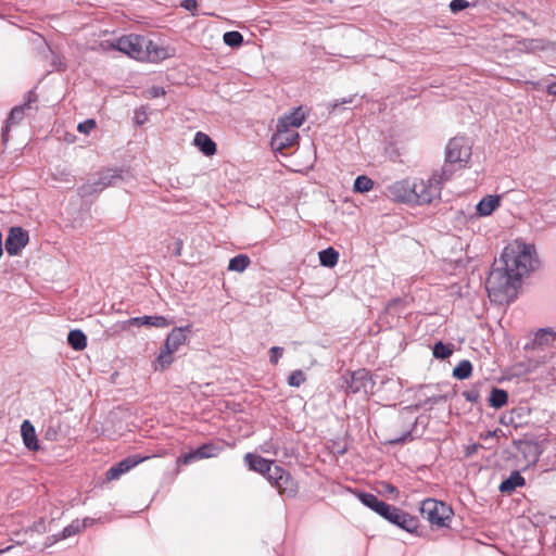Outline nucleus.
<instances>
[{
  "label": "nucleus",
  "instance_id": "nucleus-24",
  "mask_svg": "<svg viewBox=\"0 0 556 556\" xmlns=\"http://www.w3.org/2000/svg\"><path fill=\"white\" fill-rule=\"evenodd\" d=\"M280 494L292 497L298 492V484L289 472L282 476L281 480L274 485Z\"/></svg>",
  "mask_w": 556,
  "mask_h": 556
},
{
  "label": "nucleus",
  "instance_id": "nucleus-50",
  "mask_svg": "<svg viewBox=\"0 0 556 556\" xmlns=\"http://www.w3.org/2000/svg\"><path fill=\"white\" fill-rule=\"evenodd\" d=\"M181 248H182V241H181V240H178V241L176 242V249H175V253H176V255H180V253H181Z\"/></svg>",
  "mask_w": 556,
  "mask_h": 556
},
{
  "label": "nucleus",
  "instance_id": "nucleus-18",
  "mask_svg": "<svg viewBox=\"0 0 556 556\" xmlns=\"http://www.w3.org/2000/svg\"><path fill=\"white\" fill-rule=\"evenodd\" d=\"M359 501L370 509H372L375 513H377L379 516L386 515V513L389 509V504L380 501L376 495L370 493H359L358 494Z\"/></svg>",
  "mask_w": 556,
  "mask_h": 556
},
{
  "label": "nucleus",
  "instance_id": "nucleus-43",
  "mask_svg": "<svg viewBox=\"0 0 556 556\" xmlns=\"http://www.w3.org/2000/svg\"><path fill=\"white\" fill-rule=\"evenodd\" d=\"M181 8L192 13V15H195V11L198 8L197 0H182L180 3Z\"/></svg>",
  "mask_w": 556,
  "mask_h": 556
},
{
  "label": "nucleus",
  "instance_id": "nucleus-17",
  "mask_svg": "<svg viewBox=\"0 0 556 556\" xmlns=\"http://www.w3.org/2000/svg\"><path fill=\"white\" fill-rule=\"evenodd\" d=\"M142 50L144 52V60L160 61L167 56V52L164 48L146 37H143Z\"/></svg>",
  "mask_w": 556,
  "mask_h": 556
},
{
  "label": "nucleus",
  "instance_id": "nucleus-2",
  "mask_svg": "<svg viewBox=\"0 0 556 556\" xmlns=\"http://www.w3.org/2000/svg\"><path fill=\"white\" fill-rule=\"evenodd\" d=\"M498 262L520 279L534 270L539 263L534 245L519 240L504 248Z\"/></svg>",
  "mask_w": 556,
  "mask_h": 556
},
{
  "label": "nucleus",
  "instance_id": "nucleus-31",
  "mask_svg": "<svg viewBox=\"0 0 556 556\" xmlns=\"http://www.w3.org/2000/svg\"><path fill=\"white\" fill-rule=\"evenodd\" d=\"M251 261L248 255L239 254L229 261L228 269L231 271L242 273L250 265Z\"/></svg>",
  "mask_w": 556,
  "mask_h": 556
},
{
  "label": "nucleus",
  "instance_id": "nucleus-6",
  "mask_svg": "<svg viewBox=\"0 0 556 556\" xmlns=\"http://www.w3.org/2000/svg\"><path fill=\"white\" fill-rule=\"evenodd\" d=\"M471 156V146L466 138L455 137L451 139L446 147L445 164L454 172L453 165L464 167Z\"/></svg>",
  "mask_w": 556,
  "mask_h": 556
},
{
  "label": "nucleus",
  "instance_id": "nucleus-52",
  "mask_svg": "<svg viewBox=\"0 0 556 556\" xmlns=\"http://www.w3.org/2000/svg\"><path fill=\"white\" fill-rule=\"evenodd\" d=\"M403 441H404V438H399V439L392 440L391 443H400Z\"/></svg>",
  "mask_w": 556,
  "mask_h": 556
},
{
  "label": "nucleus",
  "instance_id": "nucleus-19",
  "mask_svg": "<svg viewBox=\"0 0 556 556\" xmlns=\"http://www.w3.org/2000/svg\"><path fill=\"white\" fill-rule=\"evenodd\" d=\"M244 460L251 470H254L262 475H266L270 466L274 464L273 462L261 456H256L252 453H247L244 456Z\"/></svg>",
  "mask_w": 556,
  "mask_h": 556
},
{
  "label": "nucleus",
  "instance_id": "nucleus-46",
  "mask_svg": "<svg viewBox=\"0 0 556 556\" xmlns=\"http://www.w3.org/2000/svg\"><path fill=\"white\" fill-rule=\"evenodd\" d=\"M147 121L146 112L144 111H136L135 112V122L138 125H143Z\"/></svg>",
  "mask_w": 556,
  "mask_h": 556
},
{
  "label": "nucleus",
  "instance_id": "nucleus-44",
  "mask_svg": "<svg viewBox=\"0 0 556 556\" xmlns=\"http://www.w3.org/2000/svg\"><path fill=\"white\" fill-rule=\"evenodd\" d=\"M463 395L465 396V399L469 402H477L479 400V391L477 389H471V390H468V391H465L463 393Z\"/></svg>",
  "mask_w": 556,
  "mask_h": 556
},
{
  "label": "nucleus",
  "instance_id": "nucleus-5",
  "mask_svg": "<svg viewBox=\"0 0 556 556\" xmlns=\"http://www.w3.org/2000/svg\"><path fill=\"white\" fill-rule=\"evenodd\" d=\"M420 514L432 527L442 528L447 526L446 521L451 519L453 511L443 502L426 498L421 503Z\"/></svg>",
  "mask_w": 556,
  "mask_h": 556
},
{
  "label": "nucleus",
  "instance_id": "nucleus-34",
  "mask_svg": "<svg viewBox=\"0 0 556 556\" xmlns=\"http://www.w3.org/2000/svg\"><path fill=\"white\" fill-rule=\"evenodd\" d=\"M374 181L369 177L362 175L356 177L353 189L355 192L364 193L371 190Z\"/></svg>",
  "mask_w": 556,
  "mask_h": 556
},
{
  "label": "nucleus",
  "instance_id": "nucleus-35",
  "mask_svg": "<svg viewBox=\"0 0 556 556\" xmlns=\"http://www.w3.org/2000/svg\"><path fill=\"white\" fill-rule=\"evenodd\" d=\"M224 42L231 47H240L243 42V36L239 31H227L224 34Z\"/></svg>",
  "mask_w": 556,
  "mask_h": 556
},
{
  "label": "nucleus",
  "instance_id": "nucleus-54",
  "mask_svg": "<svg viewBox=\"0 0 556 556\" xmlns=\"http://www.w3.org/2000/svg\"><path fill=\"white\" fill-rule=\"evenodd\" d=\"M494 434H495V432H488L486 438L493 437Z\"/></svg>",
  "mask_w": 556,
  "mask_h": 556
},
{
  "label": "nucleus",
  "instance_id": "nucleus-7",
  "mask_svg": "<svg viewBox=\"0 0 556 556\" xmlns=\"http://www.w3.org/2000/svg\"><path fill=\"white\" fill-rule=\"evenodd\" d=\"M187 337L184 328L173 329L164 343L159 356L157 363L162 368L168 367L173 363V354L186 343Z\"/></svg>",
  "mask_w": 556,
  "mask_h": 556
},
{
  "label": "nucleus",
  "instance_id": "nucleus-20",
  "mask_svg": "<svg viewBox=\"0 0 556 556\" xmlns=\"http://www.w3.org/2000/svg\"><path fill=\"white\" fill-rule=\"evenodd\" d=\"M21 433L27 448L31 451H37L39 448L35 428L29 420L23 421L21 426Z\"/></svg>",
  "mask_w": 556,
  "mask_h": 556
},
{
  "label": "nucleus",
  "instance_id": "nucleus-32",
  "mask_svg": "<svg viewBox=\"0 0 556 556\" xmlns=\"http://www.w3.org/2000/svg\"><path fill=\"white\" fill-rule=\"evenodd\" d=\"M472 371V365L469 361L464 359L458 363V365L454 368L453 375L457 379H467L470 377Z\"/></svg>",
  "mask_w": 556,
  "mask_h": 556
},
{
  "label": "nucleus",
  "instance_id": "nucleus-3",
  "mask_svg": "<svg viewBox=\"0 0 556 556\" xmlns=\"http://www.w3.org/2000/svg\"><path fill=\"white\" fill-rule=\"evenodd\" d=\"M453 176L450 165H443L440 172L434 173L428 179H417L413 182L414 202L429 204L441 195L444 181Z\"/></svg>",
  "mask_w": 556,
  "mask_h": 556
},
{
  "label": "nucleus",
  "instance_id": "nucleus-26",
  "mask_svg": "<svg viewBox=\"0 0 556 556\" xmlns=\"http://www.w3.org/2000/svg\"><path fill=\"white\" fill-rule=\"evenodd\" d=\"M92 523V519L85 518L84 520H74L67 527H65L61 533V539H66L72 535H75L86 529L89 525Z\"/></svg>",
  "mask_w": 556,
  "mask_h": 556
},
{
  "label": "nucleus",
  "instance_id": "nucleus-10",
  "mask_svg": "<svg viewBox=\"0 0 556 556\" xmlns=\"http://www.w3.org/2000/svg\"><path fill=\"white\" fill-rule=\"evenodd\" d=\"M28 240L29 237L26 230L21 227H12L4 243L7 253L12 256L18 255L28 243Z\"/></svg>",
  "mask_w": 556,
  "mask_h": 556
},
{
  "label": "nucleus",
  "instance_id": "nucleus-25",
  "mask_svg": "<svg viewBox=\"0 0 556 556\" xmlns=\"http://www.w3.org/2000/svg\"><path fill=\"white\" fill-rule=\"evenodd\" d=\"M523 484L525 478L520 475L519 471L515 470L500 484L498 489L502 493H511L516 490V488L522 486Z\"/></svg>",
  "mask_w": 556,
  "mask_h": 556
},
{
  "label": "nucleus",
  "instance_id": "nucleus-42",
  "mask_svg": "<svg viewBox=\"0 0 556 556\" xmlns=\"http://www.w3.org/2000/svg\"><path fill=\"white\" fill-rule=\"evenodd\" d=\"M282 353H283V349L282 348H280V346H273L270 349V356H269L270 363L277 364L279 358L282 356Z\"/></svg>",
  "mask_w": 556,
  "mask_h": 556
},
{
  "label": "nucleus",
  "instance_id": "nucleus-38",
  "mask_svg": "<svg viewBox=\"0 0 556 556\" xmlns=\"http://www.w3.org/2000/svg\"><path fill=\"white\" fill-rule=\"evenodd\" d=\"M305 375L302 370H293L288 377V383L291 387H300L305 381Z\"/></svg>",
  "mask_w": 556,
  "mask_h": 556
},
{
  "label": "nucleus",
  "instance_id": "nucleus-22",
  "mask_svg": "<svg viewBox=\"0 0 556 556\" xmlns=\"http://www.w3.org/2000/svg\"><path fill=\"white\" fill-rule=\"evenodd\" d=\"M193 142L206 156H212L216 153V143L202 131L195 134Z\"/></svg>",
  "mask_w": 556,
  "mask_h": 556
},
{
  "label": "nucleus",
  "instance_id": "nucleus-37",
  "mask_svg": "<svg viewBox=\"0 0 556 556\" xmlns=\"http://www.w3.org/2000/svg\"><path fill=\"white\" fill-rule=\"evenodd\" d=\"M521 46H522L521 49H523L528 52H534L536 50H541V49L545 48L544 42L541 39H527L521 42Z\"/></svg>",
  "mask_w": 556,
  "mask_h": 556
},
{
  "label": "nucleus",
  "instance_id": "nucleus-28",
  "mask_svg": "<svg viewBox=\"0 0 556 556\" xmlns=\"http://www.w3.org/2000/svg\"><path fill=\"white\" fill-rule=\"evenodd\" d=\"M339 261V253L333 248H328L319 252V262L325 267H333Z\"/></svg>",
  "mask_w": 556,
  "mask_h": 556
},
{
  "label": "nucleus",
  "instance_id": "nucleus-36",
  "mask_svg": "<svg viewBox=\"0 0 556 556\" xmlns=\"http://www.w3.org/2000/svg\"><path fill=\"white\" fill-rule=\"evenodd\" d=\"M287 472L288 471L285 470L282 467L273 464L270 466L269 470L267 471L266 476H267L268 481L274 486L276 484V482L281 480L282 476L286 475Z\"/></svg>",
  "mask_w": 556,
  "mask_h": 556
},
{
  "label": "nucleus",
  "instance_id": "nucleus-15",
  "mask_svg": "<svg viewBox=\"0 0 556 556\" xmlns=\"http://www.w3.org/2000/svg\"><path fill=\"white\" fill-rule=\"evenodd\" d=\"M170 325V321L167 320L164 316H142V317H134L125 320L122 325L123 329H127L130 326L141 327L149 326L155 328H166Z\"/></svg>",
  "mask_w": 556,
  "mask_h": 556
},
{
  "label": "nucleus",
  "instance_id": "nucleus-33",
  "mask_svg": "<svg viewBox=\"0 0 556 556\" xmlns=\"http://www.w3.org/2000/svg\"><path fill=\"white\" fill-rule=\"evenodd\" d=\"M432 353L435 358L445 359L452 355L453 345L444 344L442 341H439L434 344Z\"/></svg>",
  "mask_w": 556,
  "mask_h": 556
},
{
  "label": "nucleus",
  "instance_id": "nucleus-49",
  "mask_svg": "<svg viewBox=\"0 0 556 556\" xmlns=\"http://www.w3.org/2000/svg\"><path fill=\"white\" fill-rule=\"evenodd\" d=\"M546 91L548 94L556 96V81L547 86Z\"/></svg>",
  "mask_w": 556,
  "mask_h": 556
},
{
  "label": "nucleus",
  "instance_id": "nucleus-1",
  "mask_svg": "<svg viewBox=\"0 0 556 556\" xmlns=\"http://www.w3.org/2000/svg\"><path fill=\"white\" fill-rule=\"evenodd\" d=\"M521 279L513 271L495 261L485 281V288L492 302L504 304L513 302L517 296Z\"/></svg>",
  "mask_w": 556,
  "mask_h": 556
},
{
  "label": "nucleus",
  "instance_id": "nucleus-12",
  "mask_svg": "<svg viewBox=\"0 0 556 556\" xmlns=\"http://www.w3.org/2000/svg\"><path fill=\"white\" fill-rule=\"evenodd\" d=\"M374 382L370 378L369 371L366 369H358L351 374L348 381V390L352 393H369L372 390Z\"/></svg>",
  "mask_w": 556,
  "mask_h": 556
},
{
  "label": "nucleus",
  "instance_id": "nucleus-30",
  "mask_svg": "<svg viewBox=\"0 0 556 556\" xmlns=\"http://www.w3.org/2000/svg\"><path fill=\"white\" fill-rule=\"evenodd\" d=\"M29 97L30 98L27 103L12 109L8 119V126L17 124L20 121H22L24 117L25 109H29V103L36 100L33 93H30Z\"/></svg>",
  "mask_w": 556,
  "mask_h": 556
},
{
  "label": "nucleus",
  "instance_id": "nucleus-41",
  "mask_svg": "<svg viewBox=\"0 0 556 556\" xmlns=\"http://www.w3.org/2000/svg\"><path fill=\"white\" fill-rule=\"evenodd\" d=\"M468 7H469V2L467 0H452L450 2V10L453 13H457L462 10H465Z\"/></svg>",
  "mask_w": 556,
  "mask_h": 556
},
{
  "label": "nucleus",
  "instance_id": "nucleus-29",
  "mask_svg": "<svg viewBox=\"0 0 556 556\" xmlns=\"http://www.w3.org/2000/svg\"><path fill=\"white\" fill-rule=\"evenodd\" d=\"M508 400V394L505 390L494 388L491 391L489 403L494 408H501L506 405Z\"/></svg>",
  "mask_w": 556,
  "mask_h": 556
},
{
  "label": "nucleus",
  "instance_id": "nucleus-21",
  "mask_svg": "<svg viewBox=\"0 0 556 556\" xmlns=\"http://www.w3.org/2000/svg\"><path fill=\"white\" fill-rule=\"evenodd\" d=\"M305 119V115L302 112V110L295 109L292 113L289 115H285L281 118L278 119V127H285L290 129H295L300 127Z\"/></svg>",
  "mask_w": 556,
  "mask_h": 556
},
{
  "label": "nucleus",
  "instance_id": "nucleus-23",
  "mask_svg": "<svg viewBox=\"0 0 556 556\" xmlns=\"http://www.w3.org/2000/svg\"><path fill=\"white\" fill-rule=\"evenodd\" d=\"M500 202L498 195H488L477 204V212L480 216H489L500 206Z\"/></svg>",
  "mask_w": 556,
  "mask_h": 556
},
{
  "label": "nucleus",
  "instance_id": "nucleus-39",
  "mask_svg": "<svg viewBox=\"0 0 556 556\" xmlns=\"http://www.w3.org/2000/svg\"><path fill=\"white\" fill-rule=\"evenodd\" d=\"M379 492L384 494H391L394 498L399 496V490L390 482L382 481L379 483Z\"/></svg>",
  "mask_w": 556,
  "mask_h": 556
},
{
  "label": "nucleus",
  "instance_id": "nucleus-53",
  "mask_svg": "<svg viewBox=\"0 0 556 556\" xmlns=\"http://www.w3.org/2000/svg\"><path fill=\"white\" fill-rule=\"evenodd\" d=\"M12 548V546H8L5 549H1L0 553L8 552Z\"/></svg>",
  "mask_w": 556,
  "mask_h": 556
},
{
  "label": "nucleus",
  "instance_id": "nucleus-13",
  "mask_svg": "<svg viewBox=\"0 0 556 556\" xmlns=\"http://www.w3.org/2000/svg\"><path fill=\"white\" fill-rule=\"evenodd\" d=\"M299 138V132L295 129L277 126V131L271 138V146L275 150L282 151L296 144Z\"/></svg>",
  "mask_w": 556,
  "mask_h": 556
},
{
  "label": "nucleus",
  "instance_id": "nucleus-47",
  "mask_svg": "<svg viewBox=\"0 0 556 556\" xmlns=\"http://www.w3.org/2000/svg\"><path fill=\"white\" fill-rule=\"evenodd\" d=\"M546 337V340H548V338L551 339H554V334L551 332V331H547V330H544V329H541L538 334H536V339L540 341V342H543V339Z\"/></svg>",
  "mask_w": 556,
  "mask_h": 556
},
{
  "label": "nucleus",
  "instance_id": "nucleus-27",
  "mask_svg": "<svg viewBox=\"0 0 556 556\" xmlns=\"http://www.w3.org/2000/svg\"><path fill=\"white\" fill-rule=\"evenodd\" d=\"M68 344L76 351H83L87 346V337L79 329H74L68 332Z\"/></svg>",
  "mask_w": 556,
  "mask_h": 556
},
{
  "label": "nucleus",
  "instance_id": "nucleus-14",
  "mask_svg": "<svg viewBox=\"0 0 556 556\" xmlns=\"http://www.w3.org/2000/svg\"><path fill=\"white\" fill-rule=\"evenodd\" d=\"M388 195L399 202H414L413 182L400 180L390 185Z\"/></svg>",
  "mask_w": 556,
  "mask_h": 556
},
{
  "label": "nucleus",
  "instance_id": "nucleus-51",
  "mask_svg": "<svg viewBox=\"0 0 556 556\" xmlns=\"http://www.w3.org/2000/svg\"><path fill=\"white\" fill-rule=\"evenodd\" d=\"M65 68V65L62 64V62L59 60V65H56V70H64Z\"/></svg>",
  "mask_w": 556,
  "mask_h": 556
},
{
  "label": "nucleus",
  "instance_id": "nucleus-40",
  "mask_svg": "<svg viewBox=\"0 0 556 556\" xmlns=\"http://www.w3.org/2000/svg\"><path fill=\"white\" fill-rule=\"evenodd\" d=\"M96 127V121L90 118L79 123L77 129L79 132L88 135Z\"/></svg>",
  "mask_w": 556,
  "mask_h": 556
},
{
  "label": "nucleus",
  "instance_id": "nucleus-9",
  "mask_svg": "<svg viewBox=\"0 0 556 556\" xmlns=\"http://www.w3.org/2000/svg\"><path fill=\"white\" fill-rule=\"evenodd\" d=\"M381 517L407 532H414L418 527V520L415 517L395 506L389 505L388 511Z\"/></svg>",
  "mask_w": 556,
  "mask_h": 556
},
{
  "label": "nucleus",
  "instance_id": "nucleus-16",
  "mask_svg": "<svg viewBox=\"0 0 556 556\" xmlns=\"http://www.w3.org/2000/svg\"><path fill=\"white\" fill-rule=\"evenodd\" d=\"M144 459H147V457H140L138 455H132V456H129V457L121 460L119 463L115 464L106 471V479L108 480L118 479L122 475L129 471L131 468H134L135 466H137L138 464L143 462Z\"/></svg>",
  "mask_w": 556,
  "mask_h": 556
},
{
  "label": "nucleus",
  "instance_id": "nucleus-48",
  "mask_svg": "<svg viewBox=\"0 0 556 556\" xmlns=\"http://www.w3.org/2000/svg\"><path fill=\"white\" fill-rule=\"evenodd\" d=\"M355 97H350V98H346V99H342L340 102L339 101H336L331 104V109L332 111H334L339 105L341 104H350V103H353Z\"/></svg>",
  "mask_w": 556,
  "mask_h": 556
},
{
  "label": "nucleus",
  "instance_id": "nucleus-11",
  "mask_svg": "<svg viewBox=\"0 0 556 556\" xmlns=\"http://www.w3.org/2000/svg\"><path fill=\"white\" fill-rule=\"evenodd\" d=\"M223 451V445L217 443H205L199 446L197 450L184 455L180 458V462L184 465L191 464L193 460L212 458L218 456Z\"/></svg>",
  "mask_w": 556,
  "mask_h": 556
},
{
  "label": "nucleus",
  "instance_id": "nucleus-4",
  "mask_svg": "<svg viewBox=\"0 0 556 556\" xmlns=\"http://www.w3.org/2000/svg\"><path fill=\"white\" fill-rule=\"evenodd\" d=\"M101 47L103 50H118L138 61L144 60L143 36L130 34L115 40H105Z\"/></svg>",
  "mask_w": 556,
  "mask_h": 556
},
{
  "label": "nucleus",
  "instance_id": "nucleus-45",
  "mask_svg": "<svg viewBox=\"0 0 556 556\" xmlns=\"http://www.w3.org/2000/svg\"><path fill=\"white\" fill-rule=\"evenodd\" d=\"M148 94L150 98H159L165 94V90L163 87L154 86L148 90Z\"/></svg>",
  "mask_w": 556,
  "mask_h": 556
},
{
  "label": "nucleus",
  "instance_id": "nucleus-8",
  "mask_svg": "<svg viewBox=\"0 0 556 556\" xmlns=\"http://www.w3.org/2000/svg\"><path fill=\"white\" fill-rule=\"evenodd\" d=\"M121 179L122 177L116 170H108L102 173L98 178H93L80 186L78 193L80 197H89L115 185Z\"/></svg>",
  "mask_w": 556,
  "mask_h": 556
}]
</instances>
